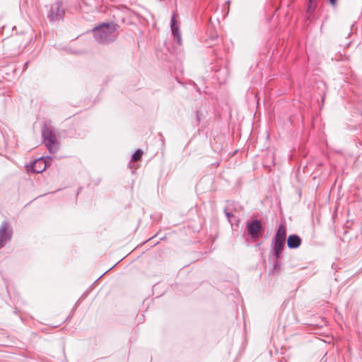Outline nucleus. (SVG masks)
<instances>
[{
	"label": "nucleus",
	"mask_w": 362,
	"mask_h": 362,
	"mask_svg": "<svg viewBox=\"0 0 362 362\" xmlns=\"http://www.w3.org/2000/svg\"><path fill=\"white\" fill-rule=\"evenodd\" d=\"M119 28L115 23H103L93 29L95 40L100 44L113 42L117 38L116 30Z\"/></svg>",
	"instance_id": "nucleus-1"
},
{
	"label": "nucleus",
	"mask_w": 362,
	"mask_h": 362,
	"mask_svg": "<svg viewBox=\"0 0 362 362\" xmlns=\"http://www.w3.org/2000/svg\"><path fill=\"white\" fill-rule=\"evenodd\" d=\"M42 142L48 148L50 153H56L59 149V142L54 133L47 124H45L41 130Z\"/></svg>",
	"instance_id": "nucleus-2"
},
{
	"label": "nucleus",
	"mask_w": 362,
	"mask_h": 362,
	"mask_svg": "<svg viewBox=\"0 0 362 362\" xmlns=\"http://www.w3.org/2000/svg\"><path fill=\"white\" fill-rule=\"evenodd\" d=\"M65 10L60 1H57L50 5L47 18L50 23L62 20L64 17Z\"/></svg>",
	"instance_id": "nucleus-3"
},
{
	"label": "nucleus",
	"mask_w": 362,
	"mask_h": 362,
	"mask_svg": "<svg viewBox=\"0 0 362 362\" xmlns=\"http://www.w3.org/2000/svg\"><path fill=\"white\" fill-rule=\"evenodd\" d=\"M246 228L248 235L253 239L259 238L264 231L261 221L257 219L247 221Z\"/></svg>",
	"instance_id": "nucleus-4"
},
{
	"label": "nucleus",
	"mask_w": 362,
	"mask_h": 362,
	"mask_svg": "<svg viewBox=\"0 0 362 362\" xmlns=\"http://www.w3.org/2000/svg\"><path fill=\"white\" fill-rule=\"evenodd\" d=\"M12 236V228L7 221H4L0 226V248L10 241Z\"/></svg>",
	"instance_id": "nucleus-5"
},
{
	"label": "nucleus",
	"mask_w": 362,
	"mask_h": 362,
	"mask_svg": "<svg viewBox=\"0 0 362 362\" xmlns=\"http://www.w3.org/2000/svg\"><path fill=\"white\" fill-rule=\"evenodd\" d=\"M47 160H51L52 157L47 156L46 159L40 158L35 160L30 165L32 171L35 173H42L48 166Z\"/></svg>",
	"instance_id": "nucleus-6"
},
{
	"label": "nucleus",
	"mask_w": 362,
	"mask_h": 362,
	"mask_svg": "<svg viewBox=\"0 0 362 362\" xmlns=\"http://www.w3.org/2000/svg\"><path fill=\"white\" fill-rule=\"evenodd\" d=\"M285 241L272 240V250L275 258L279 259L284 250Z\"/></svg>",
	"instance_id": "nucleus-7"
},
{
	"label": "nucleus",
	"mask_w": 362,
	"mask_h": 362,
	"mask_svg": "<svg viewBox=\"0 0 362 362\" xmlns=\"http://www.w3.org/2000/svg\"><path fill=\"white\" fill-rule=\"evenodd\" d=\"M302 240L300 237L296 234L288 235L287 238V246L290 249H296L301 245Z\"/></svg>",
	"instance_id": "nucleus-8"
},
{
	"label": "nucleus",
	"mask_w": 362,
	"mask_h": 362,
	"mask_svg": "<svg viewBox=\"0 0 362 362\" xmlns=\"http://www.w3.org/2000/svg\"><path fill=\"white\" fill-rule=\"evenodd\" d=\"M170 28L172 31V35L173 37L177 40V44H181V35L179 30V25L175 21V15L173 16L171 21H170Z\"/></svg>",
	"instance_id": "nucleus-9"
},
{
	"label": "nucleus",
	"mask_w": 362,
	"mask_h": 362,
	"mask_svg": "<svg viewBox=\"0 0 362 362\" xmlns=\"http://www.w3.org/2000/svg\"><path fill=\"white\" fill-rule=\"evenodd\" d=\"M286 238V227L283 224H280L276 231L274 240L285 241Z\"/></svg>",
	"instance_id": "nucleus-10"
},
{
	"label": "nucleus",
	"mask_w": 362,
	"mask_h": 362,
	"mask_svg": "<svg viewBox=\"0 0 362 362\" xmlns=\"http://www.w3.org/2000/svg\"><path fill=\"white\" fill-rule=\"evenodd\" d=\"M143 155V151L141 149H137L134 153L132 155V161H138L141 160V156Z\"/></svg>",
	"instance_id": "nucleus-11"
},
{
	"label": "nucleus",
	"mask_w": 362,
	"mask_h": 362,
	"mask_svg": "<svg viewBox=\"0 0 362 362\" xmlns=\"http://www.w3.org/2000/svg\"><path fill=\"white\" fill-rule=\"evenodd\" d=\"M224 213H225V215H226V216L227 217V218H228V221H229L230 223H231V218L234 216H233V213H232V212L228 211V209H227V208H226V209H224Z\"/></svg>",
	"instance_id": "nucleus-12"
},
{
	"label": "nucleus",
	"mask_w": 362,
	"mask_h": 362,
	"mask_svg": "<svg viewBox=\"0 0 362 362\" xmlns=\"http://www.w3.org/2000/svg\"><path fill=\"white\" fill-rule=\"evenodd\" d=\"M279 259L275 258V261H274V269H279Z\"/></svg>",
	"instance_id": "nucleus-13"
},
{
	"label": "nucleus",
	"mask_w": 362,
	"mask_h": 362,
	"mask_svg": "<svg viewBox=\"0 0 362 362\" xmlns=\"http://www.w3.org/2000/svg\"><path fill=\"white\" fill-rule=\"evenodd\" d=\"M337 0H329V2L332 5L335 6Z\"/></svg>",
	"instance_id": "nucleus-14"
},
{
	"label": "nucleus",
	"mask_w": 362,
	"mask_h": 362,
	"mask_svg": "<svg viewBox=\"0 0 362 362\" xmlns=\"http://www.w3.org/2000/svg\"><path fill=\"white\" fill-rule=\"evenodd\" d=\"M28 63H29V62H25V63L24 64V69H27L28 65Z\"/></svg>",
	"instance_id": "nucleus-15"
},
{
	"label": "nucleus",
	"mask_w": 362,
	"mask_h": 362,
	"mask_svg": "<svg viewBox=\"0 0 362 362\" xmlns=\"http://www.w3.org/2000/svg\"><path fill=\"white\" fill-rule=\"evenodd\" d=\"M197 121L199 122L200 119H199V112H197Z\"/></svg>",
	"instance_id": "nucleus-16"
},
{
	"label": "nucleus",
	"mask_w": 362,
	"mask_h": 362,
	"mask_svg": "<svg viewBox=\"0 0 362 362\" xmlns=\"http://www.w3.org/2000/svg\"><path fill=\"white\" fill-rule=\"evenodd\" d=\"M214 39H216L217 38V35H215L214 37H213Z\"/></svg>",
	"instance_id": "nucleus-17"
}]
</instances>
